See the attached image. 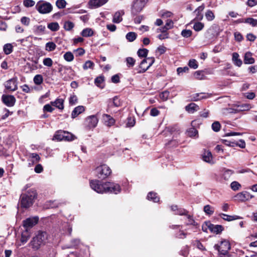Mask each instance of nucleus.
<instances>
[{
  "mask_svg": "<svg viewBox=\"0 0 257 257\" xmlns=\"http://www.w3.org/2000/svg\"><path fill=\"white\" fill-rule=\"evenodd\" d=\"M54 110V108L52 107V105L50 104H47L43 107L44 111H47L52 112Z\"/></svg>",
  "mask_w": 257,
  "mask_h": 257,
  "instance_id": "338daca9",
  "label": "nucleus"
},
{
  "mask_svg": "<svg viewBox=\"0 0 257 257\" xmlns=\"http://www.w3.org/2000/svg\"><path fill=\"white\" fill-rule=\"evenodd\" d=\"M220 216L224 220L228 221H230L232 220L239 219L242 218V217H241L239 216H237V215L231 216V215H227V214H223V213L220 214Z\"/></svg>",
  "mask_w": 257,
  "mask_h": 257,
  "instance_id": "a878e982",
  "label": "nucleus"
},
{
  "mask_svg": "<svg viewBox=\"0 0 257 257\" xmlns=\"http://www.w3.org/2000/svg\"><path fill=\"white\" fill-rule=\"evenodd\" d=\"M6 89L9 91H14L18 88L17 79L15 78H12L7 81L5 83Z\"/></svg>",
  "mask_w": 257,
  "mask_h": 257,
  "instance_id": "9b49d317",
  "label": "nucleus"
},
{
  "mask_svg": "<svg viewBox=\"0 0 257 257\" xmlns=\"http://www.w3.org/2000/svg\"><path fill=\"white\" fill-rule=\"evenodd\" d=\"M34 82L36 85H40L43 82V76L40 74L35 75L33 79Z\"/></svg>",
  "mask_w": 257,
  "mask_h": 257,
  "instance_id": "58836bf2",
  "label": "nucleus"
},
{
  "mask_svg": "<svg viewBox=\"0 0 257 257\" xmlns=\"http://www.w3.org/2000/svg\"><path fill=\"white\" fill-rule=\"evenodd\" d=\"M233 173V172L232 170L229 169L226 170L223 173L222 178L224 180L227 181L230 178Z\"/></svg>",
  "mask_w": 257,
  "mask_h": 257,
  "instance_id": "c9c22d12",
  "label": "nucleus"
},
{
  "mask_svg": "<svg viewBox=\"0 0 257 257\" xmlns=\"http://www.w3.org/2000/svg\"><path fill=\"white\" fill-rule=\"evenodd\" d=\"M86 121L87 122L88 126L91 128L95 127L98 123V120L95 115H91L87 117Z\"/></svg>",
  "mask_w": 257,
  "mask_h": 257,
  "instance_id": "a211bd4d",
  "label": "nucleus"
},
{
  "mask_svg": "<svg viewBox=\"0 0 257 257\" xmlns=\"http://www.w3.org/2000/svg\"><path fill=\"white\" fill-rule=\"evenodd\" d=\"M204 27V25L203 23L198 22L195 23L193 26V29L195 31L198 32L202 30Z\"/></svg>",
  "mask_w": 257,
  "mask_h": 257,
  "instance_id": "37998d69",
  "label": "nucleus"
},
{
  "mask_svg": "<svg viewBox=\"0 0 257 257\" xmlns=\"http://www.w3.org/2000/svg\"><path fill=\"white\" fill-rule=\"evenodd\" d=\"M93 31L91 28H85L82 30L81 33L83 37H88L93 35Z\"/></svg>",
  "mask_w": 257,
  "mask_h": 257,
  "instance_id": "473e14b6",
  "label": "nucleus"
},
{
  "mask_svg": "<svg viewBox=\"0 0 257 257\" xmlns=\"http://www.w3.org/2000/svg\"><path fill=\"white\" fill-rule=\"evenodd\" d=\"M197 134V131L194 128H191L187 131V135L190 137H195Z\"/></svg>",
  "mask_w": 257,
  "mask_h": 257,
  "instance_id": "6e6d98bb",
  "label": "nucleus"
},
{
  "mask_svg": "<svg viewBox=\"0 0 257 257\" xmlns=\"http://www.w3.org/2000/svg\"><path fill=\"white\" fill-rule=\"evenodd\" d=\"M148 1V0H134L132 5V13L136 15L140 13Z\"/></svg>",
  "mask_w": 257,
  "mask_h": 257,
  "instance_id": "6e6552de",
  "label": "nucleus"
},
{
  "mask_svg": "<svg viewBox=\"0 0 257 257\" xmlns=\"http://www.w3.org/2000/svg\"><path fill=\"white\" fill-rule=\"evenodd\" d=\"M91 188L98 193H103L107 192V188L108 187L106 183H102L98 180H92L90 182Z\"/></svg>",
  "mask_w": 257,
  "mask_h": 257,
  "instance_id": "423d86ee",
  "label": "nucleus"
},
{
  "mask_svg": "<svg viewBox=\"0 0 257 257\" xmlns=\"http://www.w3.org/2000/svg\"><path fill=\"white\" fill-rule=\"evenodd\" d=\"M253 197V195L246 191L238 193L234 196L235 199L240 202L245 201L246 200H248Z\"/></svg>",
  "mask_w": 257,
  "mask_h": 257,
  "instance_id": "f8f14e48",
  "label": "nucleus"
},
{
  "mask_svg": "<svg viewBox=\"0 0 257 257\" xmlns=\"http://www.w3.org/2000/svg\"><path fill=\"white\" fill-rule=\"evenodd\" d=\"M2 99L3 102L9 107L14 106L16 102V98L13 95H3Z\"/></svg>",
  "mask_w": 257,
  "mask_h": 257,
  "instance_id": "ddd939ff",
  "label": "nucleus"
},
{
  "mask_svg": "<svg viewBox=\"0 0 257 257\" xmlns=\"http://www.w3.org/2000/svg\"><path fill=\"white\" fill-rule=\"evenodd\" d=\"M214 248L218 251L220 257H230L229 250L230 249V244L228 241L223 240L219 244H215Z\"/></svg>",
  "mask_w": 257,
  "mask_h": 257,
  "instance_id": "f03ea898",
  "label": "nucleus"
},
{
  "mask_svg": "<svg viewBox=\"0 0 257 257\" xmlns=\"http://www.w3.org/2000/svg\"><path fill=\"white\" fill-rule=\"evenodd\" d=\"M137 37V34L133 32H128L125 36L126 39L127 41L131 42L135 41Z\"/></svg>",
  "mask_w": 257,
  "mask_h": 257,
  "instance_id": "f704fd0d",
  "label": "nucleus"
},
{
  "mask_svg": "<svg viewBox=\"0 0 257 257\" xmlns=\"http://www.w3.org/2000/svg\"><path fill=\"white\" fill-rule=\"evenodd\" d=\"M43 63L45 66H46L48 67H51L52 66V64H53L52 60L50 58H45L43 60Z\"/></svg>",
  "mask_w": 257,
  "mask_h": 257,
  "instance_id": "0e129e2a",
  "label": "nucleus"
},
{
  "mask_svg": "<svg viewBox=\"0 0 257 257\" xmlns=\"http://www.w3.org/2000/svg\"><path fill=\"white\" fill-rule=\"evenodd\" d=\"M212 128L214 132H218L220 128V124L218 121H215L212 124Z\"/></svg>",
  "mask_w": 257,
  "mask_h": 257,
  "instance_id": "e2e57ef3",
  "label": "nucleus"
},
{
  "mask_svg": "<svg viewBox=\"0 0 257 257\" xmlns=\"http://www.w3.org/2000/svg\"><path fill=\"white\" fill-rule=\"evenodd\" d=\"M64 59L67 62H71L74 59V55L71 52H67L63 56Z\"/></svg>",
  "mask_w": 257,
  "mask_h": 257,
  "instance_id": "a19ab883",
  "label": "nucleus"
},
{
  "mask_svg": "<svg viewBox=\"0 0 257 257\" xmlns=\"http://www.w3.org/2000/svg\"><path fill=\"white\" fill-rule=\"evenodd\" d=\"M186 111L189 113H193L199 109V106L194 103H191L185 107Z\"/></svg>",
  "mask_w": 257,
  "mask_h": 257,
  "instance_id": "bb28decb",
  "label": "nucleus"
},
{
  "mask_svg": "<svg viewBox=\"0 0 257 257\" xmlns=\"http://www.w3.org/2000/svg\"><path fill=\"white\" fill-rule=\"evenodd\" d=\"M94 65L93 62L90 60L87 61L83 66V68L84 70H87L88 68L92 69Z\"/></svg>",
  "mask_w": 257,
  "mask_h": 257,
  "instance_id": "13d9d810",
  "label": "nucleus"
},
{
  "mask_svg": "<svg viewBox=\"0 0 257 257\" xmlns=\"http://www.w3.org/2000/svg\"><path fill=\"white\" fill-rule=\"evenodd\" d=\"M210 227V231L216 233H219L223 230V227L220 225H214L211 223Z\"/></svg>",
  "mask_w": 257,
  "mask_h": 257,
  "instance_id": "c85d7f7f",
  "label": "nucleus"
},
{
  "mask_svg": "<svg viewBox=\"0 0 257 257\" xmlns=\"http://www.w3.org/2000/svg\"><path fill=\"white\" fill-rule=\"evenodd\" d=\"M47 239V234L46 232L40 231L31 241V245L35 249H38L41 245L45 243Z\"/></svg>",
  "mask_w": 257,
  "mask_h": 257,
  "instance_id": "7ed1b4c3",
  "label": "nucleus"
},
{
  "mask_svg": "<svg viewBox=\"0 0 257 257\" xmlns=\"http://www.w3.org/2000/svg\"><path fill=\"white\" fill-rule=\"evenodd\" d=\"M37 193L35 190L31 189L26 193H23L20 197V204L22 207L27 208L33 203L34 199L36 197Z\"/></svg>",
  "mask_w": 257,
  "mask_h": 257,
  "instance_id": "f257e3e1",
  "label": "nucleus"
},
{
  "mask_svg": "<svg viewBox=\"0 0 257 257\" xmlns=\"http://www.w3.org/2000/svg\"><path fill=\"white\" fill-rule=\"evenodd\" d=\"M4 51L6 54H10L13 51V46L11 44H7L4 46Z\"/></svg>",
  "mask_w": 257,
  "mask_h": 257,
  "instance_id": "c03bdc74",
  "label": "nucleus"
},
{
  "mask_svg": "<svg viewBox=\"0 0 257 257\" xmlns=\"http://www.w3.org/2000/svg\"><path fill=\"white\" fill-rule=\"evenodd\" d=\"M67 4L65 0H57L56 2V6L59 9H63L66 7Z\"/></svg>",
  "mask_w": 257,
  "mask_h": 257,
  "instance_id": "3c124183",
  "label": "nucleus"
},
{
  "mask_svg": "<svg viewBox=\"0 0 257 257\" xmlns=\"http://www.w3.org/2000/svg\"><path fill=\"white\" fill-rule=\"evenodd\" d=\"M148 51H149L147 49H140L138 50L137 54L140 57H146L148 55Z\"/></svg>",
  "mask_w": 257,
  "mask_h": 257,
  "instance_id": "de8ad7c7",
  "label": "nucleus"
},
{
  "mask_svg": "<svg viewBox=\"0 0 257 257\" xmlns=\"http://www.w3.org/2000/svg\"><path fill=\"white\" fill-rule=\"evenodd\" d=\"M36 9L41 14H47L52 12L53 6L48 2L39 1L36 5Z\"/></svg>",
  "mask_w": 257,
  "mask_h": 257,
  "instance_id": "20e7f679",
  "label": "nucleus"
},
{
  "mask_svg": "<svg viewBox=\"0 0 257 257\" xmlns=\"http://www.w3.org/2000/svg\"><path fill=\"white\" fill-rule=\"evenodd\" d=\"M238 57L239 55L237 53L232 54V61L236 66L240 67L242 64V61Z\"/></svg>",
  "mask_w": 257,
  "mask_h": 257,
  "instance_id": "72a5a7b5",
  "label": "nucleus"
},
{
  "mask_svg": "<svg viewBox=\"0 0 257 257\" xmlns=\"http://www.w3.org/2000/svg\"><path fill=\"white\" fill-rule=\"evenodd\" d=\"M51 104L59 109L63 110L64 109V99L58 98L55 101H51Z\"/></svg>",
  "mask_w": 257,
  "mask_h": 257,
  "instance_id": "4be33fe9",
  "label": "nucleus"
},
{
  "mask_svg": "<svg viewBox=\"0 0 257 257\" xmlns=\"http://www.w3.org/2000/svg\"><path fill=\"white\" fill-rule=\"evenodd\" d=\"M30 236L31 233L29 232V230L25 229V230L23 231L21 234V236L20 238L21 243L19 244V245H22L26 243L30 238Z\"/></svg>",
  "mask_w": 257,
  "mask_h": 257,
  "instance_id": "aec40b11",
  "label": "nucleus"
},
{
  "mask_svg": "<svg viewBox=\"0 0 257 257\" xmlns=\"http://www.w3.org/2000/svg\"><path fill=\"white\" fill-rule=\"evenodd\" d=\"M126 62L128 67H132L134 66L136 61L133 58L129 57L126 58Z\"/></svg>",
  "mask_w": 257,
  "mask_h": 257,
  "instance_id": "5fc2aeb1",
  "label": "nucleus"
},
{
  "mask_svg": "<svg viewBox=\"0 0 257 257\" xmlns=\"http://www.w3.org/2000/svg\"><path fill=\"white\" fill-rule=\"evenodd\" d=\"M244 62L245 64H253L254 62V60L252 57L251 53L247 52L245 54Z\"/></svg>",
  "mask_w": 257,
  "mask_h": 257,
  "instance_id": "c756f323",
  "label": "nucleus"
},
{
  "mask_svg": "<svg viewBox=\"0 0 257 257\" xmlns=\"http://www.w3.org/2000/svg\"><path fill=\"white\" fill-rule=\"evenodd\" d=\"M230 187L233 191H237L240 189L241 185L238 182L233 181L231 183Z\"/></svg>",
  "mask_w": 257,
  "mask_h": 257,
  "instance_id": "864d4df0",
  "label": "nucleus"
},
{
  "mask_svg": "<svg viewBox=\"0 0 257 257\" xmlns=\"http://www.w3.org/2000/svg\"><path fill=\"white\" fill-rule=\"evenodd\" d=\"M192 31L190 30H184L181 32V35L183 37L188 38L192 35Z\"/></svg>",
  "mask_w": 257,
  "mask_h": 257,
  "instance_id": "774afa93",
  "label": "nucleus"
},
{
  "mask_svg": "<svg viewBox=\"0 0 257 257\" xmlns=\"http://www.w3.org/2000/svg\"><path fill=\"white\" fill-rule=\"evenodd\" d=\"M85 110V108L83 106L79 105L76 107L72 112L71 117L74 118L77 117L79 114H81Z\"/></svg>",
  "mask_w": 257,
  "mask_h": 257,
  "instance_id": "5701e85b",
  "label": "nucleus"
},
{
  "mask_svg": "<svg viewBox=\"0 0 257 257\" xmlns=\"http://www.w3.org/2000/svg\"><path fill=\"white\" fill-rule=\"evenodd\" d=\"M202 158L203 161L208 163L213 164L214 163V162L213 160V157L211 152L209 151H205L203 156Z\"/></svg>",
  "mask_w": 257,
  "mask_h": 257,
  "instance_id": "412c9836",
  "label": "nucleus"
},
{
  "mask_svg": "<svg viewBox=\"0 0 257 257\" xmlns=\"http://www.w3.org/2000/svg\"><path fill=\"white\" fill-rule=\"evenodd\" d=\"M245 23H248L253 27H257V20L253 18H247L245 21Z\"/></svg>",
  "mask_w": 257,
  "mask_h": 257,
  "instance_id": "bf43d9fd",
  "label": "nucleus"
},
{
  "mask_svg": "<svg viewBox=\"0 0 257 257\" xmlns=\"http://www.w3.org/2000/svg\"><path fill=\"white\" fill-rule=\"evenodd\" d=\"M188 65L190 68L194 69H197L198 67V65L197 61L195 59H191L189 61Z\"/></svg>",
  "mask_w": 257,
  "mask_h": 257,
  "instance_id": "4d7b16f0",
  "label": "nucleus"
},
{
  "mask_svg": "<svg viewBox=\"0 0 257 257\" xmlns=\"http://www.w3.org/2000/svg\"><path fill=\"white\" fill-rule=\"evenodd\" d=\"M250 106L247 104H242V105L237 106V108H238L239 111L247 110H249L250 109Z\"/></svg>",
  "mask_w": 257,
  "mask_h": 257,
  "instance_id": "69168bd1",
  "label": "nucleus"
},
{
  "mask_svg": "<svg viewBox=\"0 0 257 257\" xmlns=\"http://www.w3.org/2000/svg\"><path fill=\"white\" fill-rule=\"evenodd\" d=\"M38 220L39 218L38 217L28 218L23 221V226L26 229L29 230V228L33 227L37 223Z\"/></svg>",
  "mask_w": 257,
  "mask_h": 257,
  "instance_id": "4468645a",
  "label": "nucleus"
},
{
  "mask_svg": "<svg viewBox=\"0 0 257 257\" xmlns=\"http://www.w3.org/2000/svg\"><path fill=\"white\" fill-rule=\"evenodd\" d=\"M169 92L165 91L160 94V98L163 101H166L168 99L169 96Z\"/></svg>",
  "mask_w": 257,
  "mask_h": 257,
  "instance_id": "052dcab7",
  "label": "nucleus"
},
{
  "mask_svg": "<svg viewBox=\"0 0 257 257\" xmlns=\"http://www.w3.org/2000/svg\"><path fill=\"white\" fill-rule=\"evenodd\" d=\"M75 139V137L73 134L69 132H65L64 141H71L74 140Z\"/></svg>",
  "mask_w": 257,
  "mask_h": 257,
  "instance_id": "49530a36",
  "label": "nucleus"
},
{
  "mask_svg": "<svg viewBox=\"0 0 257 257\" xmlns=\"http://www.w3.org/2000/svg\"><path fill=\"white\" fill-rule=\"evenodd\" d=\"M123 11L116 12L113 15L112 22L114 23H119L122 20V16L124 15Z\"/></svg>",
  "mask_w": 257,
  "mask_h": 257,
  "instance_id": "b1692460",
  "label": "nucleus"
},
{
  "mask_svg": "<svg viewBox=\"0 0 257 257\" xmlns=\"http://www.w3.org/2000/svg\"><path fill=\"white\" fill-rule=\"evenodd\" d=\"M48 28L52 31H57L59 29V26L58 23L53 22L48 25Z\"/></svg>",
  "mask_w": 257,
  "mask_h": 257,
  "instance_id": "ea45409f",
  "label": "nucleus"
},
{
  "mask_svg": "<svg viewBox=\"0 0 257 257\" xmlns=\"http://www.w3.org/2000/svg\"><path fill=\"white\" fill-rule=\"evenodd\" d=\"M45 30V27L43 25H38L35 27V32L36 33H40L44 32Z\"/></svg>",
  "mask_w": 257,
  "mask_h": 257,
  "instance_id": "680f3d73",
  "label": "nucleus"
},
{
  "mask_svg": "<svg viewBox=\"0 0 257 257\" xmlns=\"http://www.w3.org/2000/svg\"><path fill=\"white\" fill-rule=\"evenodd\" d=\"M106 185L108 187L107 188V192L117 194L120 192L121 189L118 184L111 182H106Z\"/></svg>",
  "mask_w": 257,
  "mask_h": 257,
  "instance_id": "2eb2a0df",
  "label": "nucleus"
},
{
  "mask_svg": "<svg viewBox=\"0 0 257 257\" xmlns=\"http://www.w3.org/2000/svg\"><path fill=\"white\" fill-rule=\"evenodd\" d=\"M91 188L98 193H103L107 192V188L108 187L106 183H102L98 180H92L90 182Z\"/></svg>",
  "mask_w": 257,
  "mask_h": 257,
  "instance_id": "39448f33",
  "label": "nucleus"
},
{
  "mask_svg": "<svg viewBox=\"0 0 257 257\" xmlns=\"http://www.w3.org/2000/svg\"><path fill=\"white\" fill-rule=\"evenodd\" d=\"M239 112L237 106L236 108H226L223 109V113H236Z\"/></svg>",
  "mask_w": 257,
  "mask_h": 257,
  "instance_id": "8fccbe9b",
  "label": "nucleus"
},
{
  "mask_svg": "<svg viewBox=\"0 0 257 257\" xmlns=\"http://www.w3.org/2000/svg\"><path fill=\"white\" fill-rule=\"evenodd\" d=\"M108 0H90L89 4L91 7H99L107 2Z\"/></svg>",
  "mask_w": 257,
  "mask_h": 257,
  "instance_id": "393cba45",
  "label": "nucleus"
},
{
  "mask_svg": "<svg viewBox=\"0 0 257 257\" xmlns=\"http://www.w3.org/2000/svg\"><path fill=\"white\" fill-rule=\"evenodd\" d=\"M40 157L39 155L36 153H31L29 155V158L28 161L29 162V166H32L35 164L39 162Z\"/></svg>",
  "mask_w": 257,
  "mask_h": 257,
  "instance_id": "6ab92c4d",
  "label": "nucleus"
},
{
  "mask_svg": "<svg viewBox=\"0 0 257 257\" xmlns=\"http://www.w3.org/2000/svg\"><path fill=\"white\" fill-rule=\"evenodd\" d=\"M74 26V24L70 21H67L64 24V28L66 31L71 30Z\"/></svg>",
  "mask_w": 257,
  "mask_h": 257,
  "instance_id": "09e8293b",
  "label": "nucleus"
},
{
  "mask_svg": "<svg viewBox=\"0 0 257 257\" xmlns=\"http://www.w3.org/2000/svg\"><path fill=\"white\" fill-rule=\"evenodd\" d=\"M220 33L219 27L217 25H212L205 33V38L211 40L217 37Z\"/></svg>",
  "mask_w": 257,
  "mask_h": 257,
  "instance_id": "1a4fd4ad",
  "label": "nucleus"
},
{
  "mask_svg": "<svg viewBox=\"0 0 257 257\" xmlns=\"http://www.w3.org/2000/svg\"><path fill=\"white\" fill-rule=\"evenodd\" d=\"M104 77L102 76H99L95 78L94 83L96 85H97L98 87L102 88L103 87L101 86V84L104 81Z\"/></svg>",
  "mask_w": 257,
  "mask_h": 257,
  "instance_id": "603ef678",
  "label": "nucleus"
},
{
  "mask_svg": "<svg viewBox=\"0 0 257 257\" xmlns=\"http://www.w3.org/2000/svg\"><path fill=\"white\" fill-rule=\"evenodd\" d=\"M194 76L196 79L198 80H203L205 78V76L203 74V71H196L194 74Z\"/></svg>",
  "mask_w": 257,
  "mask_h": 257,
  "instance_id": "a18cd8bd",
  "label": "nucleus"
},
{
  "mask_svg": "<svg viewBox=\"0 0 257 257\" xmlns=\"http://www.w3.org/2000/svg\"><path fill=\"white\" fill-rule=\"evenodd\" d=\"M210 96V94L204 93H198L192 94L190 96V100L192 101H198L203 99H206Z\"/></svg>",
  "mask_w": 257,
  "mask_h": 257,
  "instance_id": "dca6fc26",
  "label": "nucleus"
},
{
  "mask_svg": "<svg viewBox=\"0 0 257 257\" xmlns=\"http://www.w3.org/2000/svg\"><path fill=\"white\" fill-rule=\"evenodd\" d=\"M204 211L208 215H212L214 213V208L209 205L204 206L203 208Z\"/></svg>",
  "mask_w": 257,
  "mask_h": 257,
  "instance_id": "79ce46f5",
  "label": "nucleus"
},
{
  "mask_svg": "<svg viewBox=\"0 0 257 257\" xmlns=\"http://www.w3.org/2000/svg\"><path fill=\"white\" fill-rule=\"evenodd\" d=\"M64 134L65 131H59L57 132L53 136V140L57 141L64 140Z\"/></svg>",
  "mask_w": 257,
  "mask_h": 257,
  "instance_id": "7c9ffc66",
  "label": "nucleus"
},
{
  "mask_svg": "<svg viewBox=\"0 0 257 257\" xmlns=\"http://www.w3.org/2000/svg\"><path fill=\"white\" fill-rule=\"evenodd\" d=\"M155 58L154 57H148L144 59L140 63L139 73H144L147 71L154 63Z\"/></svg>",
  "mask_w": 257,
  "mask_h": 257,
  "instance_id": "9d476101",
  "label": "nucleus"
},
{
  "mask_svg": "<svg viewBox=\"0 0 257 257\" xmlns=\"http://www.w3.org/2000/svg\"><path fill=\"white\" fill-rule=\"evenodd\" d=\"M147 198L149 200H152L154 202H158L160 200V198L157 196V193L153 192L149 193Z\"/></svg>",
  "mask_w": 257,
  "mask_h": 257,
  "instance_id": "2f4dec72",
  "label": "nucleus"
},
{
  "mask_svg": "<svg viewBox=\"0 0 257 257\" xmlns=\"http://www.w3.org/2000/svg\"><path fill=\"white\" fill-rule=\"evenodd\" d=\"M205 16L206 19L208 21H212L215 18V15H214V13L210 10H208L206 12V13L205 14Z\"/></svg>",
  "mask_w": 257,
  "mask_h": 257,
  "instance_id": "4c0bfd02",
  "label": "nucleus"
},
{
  "mask_svg": "<svg viewBox=\"0 0 257 257\" xmlns=\"http://www.w3.org/2000/svg\"><path fill=\"white\" fill-rule=\"evenodd\" d=\"M102 119L105 125L110 127L115 124V119L110 115L104 114L102 115Z\"/></svg>",
  "mask_w": 257,
  "mask_h": 257,
  "instance_id": "f3484780",
  "label": "nucleus"
},
{
  "mask_svg": "<svg viewBox=\"0 0 257 257\" xmlns=\"http://www.w3.org/2000/svg\"><path fill=\"white\" fill-rule=\"evenodd\" d=\"M56 47V44L52 42H49L46 44L45 50L47 51L51 52L54 51Z\"/></svg>",
  "mask_w": 257,
  "mask_h": 257,
  "instance_id": "e433bc0d",
  "label": "nucleus"
},
{
  "mask_svg": "<svg viewBox=\"0 0 257 257\" xmlns=\"http://www.w3.org/2000/svg\"><path fill=\"white\" fill-rule=\"evenodd\" d=\"M204 6L202 5L199 7L195 11L194 13H197L196 16L195 17L196 20L198 21H201L203 18V15L201 14V12L204 10Z\"/></svg>",
  "mask_w": 257,
  "mask_h": 257,
  "instance_id": "cd10ccee",
  "label": "nucleus"
},
{
  "mask_svg": "<svg viewBox=\"0 0 257 257\" xmlns=\"http://www.w3.org/2000/svg\"><path fill=\"white\" fill-rule=\"evenodd\" d=\"M95 172L98 178L104 179L110 175L111 171L108 166L102 165L96 168Z\"/></svg>",
  "mask_w": 257,
  "mask_h": 257,
  "instance_id": "0eeeda50",
  "label": "nucleus"
}]
</instances>
